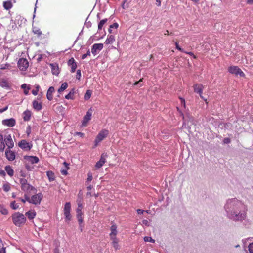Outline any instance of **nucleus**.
Listing matches in <instances>:
<instances>
[{"mask_svg": "<svg viewBox=\"0 0 253 253\" xmlns=\"http://www.w3.org/2000/svg\"><path fill=\"white\" fill-rule=\"evenodd\" d=\"M83 209V205L81 202H79L78 203V208L76 210L77 212V218L78 219V221L79 223H82L83 221V219L82 217V210Z\"/></svg>", "mask_w": 253, "mask_h": 253, "instance_id": "9b49d317", "label": "nucleus"}, {"mask_svg": "<svg viewBox=\"0 0 253 253\" xmlns=\"http://www.w3.org/2000/svg\"><path fill=\"white\" fill-rule=\"evenodd\" d=\"M68 87V84L66 82L63 83L62 84L61 87L58 89V92L61 93L63 92L64 90H65Z\"/></svg>", "mask_w": 253, "mask_h": 253, "instance_id": "c9c22d12", "label": "nucleus"}, {"mask_svg": "<svg viewBox=\"0 0 253 253\" xmlns=\"http://www.w3.org/2000/svg\"><path fill=\"white\" fill-rule=\"evenodd\" d=\"M3 189L5 192H8L10 190V186L8 184H4L3 185Z\"/></svg>", "mask_w": 253, "mask_h": 253, "instance_id": "c03bdc74", "label": "nucleus"}, {"mask_svg": "<svg viewBox=\"0 0 253 253\" xmlns=\"http://www.w3.org/2000/svg\"><path fill=\"white\" fill-rule=\"evenodd\" d=\"M63 164L65 165V168H64V169H61V173L63 175H66L67 174V173H67V170L69 169V167H68L69 164L67 162H64Z\"/></svg>", "mask_w": 253, "mask_h": 253, "instance_id": "c756f323", "label": "nucleus"}, {"mask_svg": "<svg viewBox=\"0 0 253 253\" xmlns=\"http://www.w3.org/2000/svg\"><path fill=\"white\" fill-rule=\"evenodd\" d=\"M0 253H6L5 252V248H2L0 249Z\"/></svg>", "mask_w": 253, "mask_h": 253, "instance_id": "0e129e2a", "label": "nucleus"}, {"mask_svg": "<svg viewBox=\"0 0 253 253\" xmlns=\"http://www.w3.org/2000/svg\"><path fill=\"white\" fill-rule=\"evenodd\" d=\"M28 66L29 63L26 59L20 58L18 61V67L21 71H25Z\"/></svg>", "mask_w": 253, "mask_h": 253, "instance_id": "1a4fd4ad", "label": "nucleus"}, {"mask_svg": "<svg viewBox=\"0 0 253 253\" xmlns=\"http://www.w3.org/2000/svg\"><path fill=\"white\" fill-rule=\"evenodd\" d=\"M144 240L146 242H151V243H154L155 241L154 239H153L151 237H149V236L144 237Z\"/></svg>", "mask_w": 253, "mask_h": 253, "instance_id": "ea45409f", "label": "nucleus"}, {"mask_svg": "<svg viewBox=\"0 0 253 253\" xmlns=\"http://www.w3.org/2000/svg\"><path fill=\"white\" fill-rule=\"evenodd\" d=\"M55 89L53 86L50 87L47 92L46 96L48 100L51 101L53 99L52 93L54 92Z\"/></svg>", "mask_w": 253, "mask_h": 253, "instance_id": "4be33fe9", "label": "nucleus"}, {"mask_svg": "<svg viewBox=\"0 0 253 253\" xmlns=\"http://www.w3.org/2000/svg\"><path fill=\"white\" fill-rule=\"evenodd\" d=\"M143 81V79H141L139 80V81H138V82H136L135 83H134V85H139V86H142V82Z\"/></svg>", "mask_w": 253, "mask_h": 253, "instance_id": "603ef678", "label": "nucleus"}, {"mask_svg": "<svg viewBox=\"0 0 253 253\" xmlns=\"http://www.w3.org/2000/svg\"><path fill=\"white\" fill-rule=\"evenodd\" d=\"M115 41V36L113 35H110L108 36V37L105 41V44H112Z\"/></svg>", "mask_w": 253, "mask_h": 253, "instance_id": "a878e982", "label": "nucleus"}, {"mask_svg": "<svg viewBox=\"0 0 253 253\" xmlns=\"http://www.w3.org/2000/svg\"><path fill=\"white\" fill-rule=\"evenodd\" d=\"M47 176L49 179V181H53L55 180L54 174L51 171H47L46 172Z\"/></svg>", "mask_w": 253, "mask_h": 253, "instance_id": "7c9ffc66", "label": "nucleus"}, {"mask_svg": "<svg viewBox=\"0 0 253 253\" xmlns=\"http://www.w3.org/2000/svg\"><path fill=\"white\" fill-rule=\"evenodd\" d=\"M109 131L106 129H103L101 130L95 138L94 148L96 147L99 143H100L105 137H106Z\"/></svg>", "mask_w": 253, "mask_h": 253, "instance_id": "20e7f679", "label": "nucleus"}, {"mask_svg": "<svg viewBox=\"0 0 253 253\" xmlns=\"http://www.w3.org/2000/svg\"><path fill=\"white\" fill-rule=\"evenodd\" d=\"M90 50L89 49H88L87 52L86 54H83L82 56V59H84L86 58V57L87 56H90Z\"/></svg>", "mask_w": 253, "mask_h": 253, "instance_id": "8fccbe9b", "label": "nucleus"}, {"mask_svg": "<svg viewBox=\"0 0 253 253\" xmlns=\"http://www.w3.org/2000/svg\"><path fill=\"white\" fill-rule=\"evenodd\" d=\"M11 149V148H6L5 150V155L8 160L13 161L15 159V153L12 151Z\"/></svg>", "mask_w": 253, "mask_h": 253, "instance_id": "9d476101", "label": "nucleus"}, {"mask_svg": "<svg viewBox=\"0 0 253 253\" xmlns=\"http://www.w3.org/2000/svg\"><path fill=\"white\" fill-rule=\"evenodd\" d=\"M91 109L89 110L87 112L86 115L84 116L83 121H82V126H86V124L88 122V121L91 119L92 112H91Z\"/></svg>", "mask_w": 253, "mask_h": 253, "instance_id": "dca6fc26", "label": "nucleus"}, {"mask_svg": "<svg viewBox=\"0 0 253 253\" xmlns=\"http://www.w3.org/2000/svg\"><path fill=\"white\" fill-rule=\"evenodd\" d=\"M18 146L22 149L25 151L30 150L33 146L31 143L28 142L25 140H21L18 143Z\"/></svg>", "mask_w": 253, "mask_h": 253, "instance_id": "0eeeda50", "label": "nucleus"}, {"mask_svg": "<svg viewBox=\"0 0 253 253\" xmlns=\"http://www.w3.org/2000/svg\"><path fill=\"white\" fill-rule=\"evenodd\" d=\"M21 189L24 191H30L36 190V189L35 187H34L31 185H30L28 183L21 186Z\"/></svg>", "mask_w": 253, "mask_h": 253, "instance_id": "393cba45", "label": "nucleus"}, {"mask_svg": "<svg viewBox=\"0 0 253 253\" xmlns=\"http://www.w3.org/2000/svg\"><path fill=\"white\" fill-rule=\"evenodd\" d=\"M6 146L3 141V135L0 134V151L3 152Z\"/></svg>", "mask_w": 253, "mask_h": 253, "instance_id": "cd10ccee", "label": "nucleus"}, {"mask_svg": "<svg viewBox=\"0 0 253 253\" xmlns=\"http://www.w3.org/2000/svg\"><path fill=\"white\" fill-rule=\"evenodd\" d=\"M42 198L43 195L42 193H39L33 195L31 198H30L27 195H25V198L27 201H28L30 203L35 205H39Z\"/></svg>", "mask_w": 253, "mask_h": 253, "instance_id": "7ed1b4c3", "label": "nucleus"}, {"mask_svg": "<svg viewBox=\"0 0 253 253\" xmlns=\"http://www.w3.org/2000/svg\"><path fill=\"white\" fill-rule=\"evenodd\" d=\"M32 105L33 108L37 111H39L42 109V103H39L37 100H34L32 102Z\"/></svg>", "mask_w": 253, "mask_h": 253, "instance_id": "b1692460", "label": "nucleus"}, {"mask_svg": "<svg viewBox=\"0 0 253 253\" xmlns=\"http://www.w3.org/2000/svg\"><path fill=\"white\" fill-rule=\"evenodd\" d=\"M10 207L14 210H16L18 208L19 205L15 203V201H13L10 203Z\"/></svg>", "mask_w": 253, "mask_h": 253, "instance_id": "79ce46f5", "label": "nucleus"}, {"mask_svg": "<svg viewBox=\"0 0 253 253\" xmlns=\"http://www.w3.org/2000/svg\"><path fill=\"white\" fill-rule=\"evenodd\" d=\"M25 215L27 217L28 219L32 220L35 217L36 213L34 210H30L26 213Z\"/></svg>", "mask_w": 253, "mask_h": 253, "instance_id": "5701e85b", "label": "nucleus"}, {"mask_svg": "<svg viewBox=\"0 0 253 253\" xmlns=\"http://www.w3.org/2000/svg\"><path fill=\"white\" fill-rule=\"evenodd\" d=\"M117 226L115 224H113L111 226L110 230L111 233L109 234L110 238L116 237L117 234Z\"/></svg>", "mask_w": 253, "mask_h": 253, "instance_id": "412c9836", "label": "nucleus"}, {"mask_svg": "<svg viewBox=\"0 0 253 253\" xmlns=\"http://www.w3.org/2000/svg\"><path fill=\"white\" fill-rule=\"evenodd\" d=\"M175 46H176V48L179 51H181V52H184V50L181 48L178 45V43L177 42H176L175 43Z\"/></svg>", "mask_w": 253, "mask_h": 253, "instance_id": "5fc2aeb1", "label": "nucleus"}, {"mask_svg": "<svg viewBox=\"0 0 253 253\" xmlns=\"http://www.w3.org/2000/svg\"><path fill=\"white\" fill-rule=\"evenodd\" d=\"M92 179V176L91 173H88L87 174V178L86 180V183H88L90 182Z\"/></svg>", "mask_w": 253, "mask_h": 253, "instance_id": "3c124183", "label": "nucleus"}, {"mask_svg": "<svg viewBox=\"0 0 253 253\" xmlns=\"http://www.w3.org/2000/svg\"><path fill=\"white\" fill-rule=\"evenodd\" d=\"M103 48L102 43H95L92 46L91 52L95 55L97 52L101 51Z\"/></svg>", "mask_w": 253, "mask_h": 253, "instance_id": "ddd939ff", "label": "nucleus"}, {"mask_svg": "<svg viewBox=\"0 0 253 253\" xmlns=\"http://www.w3.org/2000/svg\"><path fill=\"white\" fill-rule=\"evenodd\" d=\"M108 21V19L107 18L104 19L103 20H101L98 25V30H101L102 27L105 24V23Z\"/></svg>", "mask_w": 253, "mask_h": 253, "instance_id": "e433bc0d", "label": "nucleus"}, {"mask_svg": "<svg viewBox=\"0 0 253 253\" xmlns=\"http://www.w3.org/2000/svg\"><path fill=\"white\" fill-rule=\"evenodd\" d=\"M119 27V24L117 23H114L112 25H110L109 26V28L108 29V31L110 34H115L116 32V31H113V29H117Z\"/></svg>", "mask_w": 253, "mask_h": 253, "instance_id": "bb28decb", "label": "nucleus"}, {"mask_svg": "<svg viewBox=\"0 0 253 253\" xmlns=\"http://www.w3.org/2000/svg\"><path fill=\"white\" fill-rule=\"evenodd\" d=\"M248 250L250 253H253V242L249 244Z\"/></svg>", "mask_w": 253, "mask_h": 253, "instance_id": "49530a36", "label": "nucleus"}, {"mask_svg": "<svg viewBox=\"0 0 253 253\" xmlns=\"http://www.w3.org/2000/svg\"><path fill=\"white\" fill-rule=\"evenodd\" d=\"M30 132H31L30 127V126H29L28 128L27 129L26 133H27V135H29L30 134Z\"/></svg>", "mask_w": 253, "mask_h": 253, "instance_id": "774afa93", "label": "nucleus"}, {"mask_svg": "<svg viewBox=\"0 0 253 253\" xmlns=\"http://www.w3.org/2000/svg\"><path fill=\"white\" fill-rule=\"evenodd\" d=\"M8 109V106H6L4 108H2V109H0V113H2L5 111H6Z\"/></svg>", "mask_w": 253, "mask_h": 253, "instance_id": "680f3d73", "label": "nucleus"}, {"mask_svg": "<svg viewBox=\"0 0 253 253\" xmlns=\"http://www.w3.org/2000/svg\"><path fill=\"white\" fill-rule=\"evenodd\" d=\"M111 244L115 250H118L120 249V246L119 244V239L117 237L111 238Z\"/></svg>", "mask_w": 253, "mask_h": 253, "instance_id": "6ab92c4d", "label": "nucleus"}, {"mask_svg": "<svg viewBox=\"0 0 253 253\" xmlns=\"http://www.w3.org/2000/svg\"><path fill=\"white\" fill-rule=\"evenodd\" d=\"M137 211L138 214H143L145 212V211L142 209H138Z\"/></svg>", "mask_w": 253, "mask_h": 253, "instance_id": "13d9d810", "label": "nucleus"}, {"mask_svg": "<svg viewBox=\"0 0 253 253\" xmlns=\"http://www.w3.org/2000/svg\"><path fill=\"white\" fill-rule=\"evenodd\" d=\"M71 210V206L70 202H66L64 207V215L65 217L66 221H69L71 220L72 216L70 214Z\"/></svg>", "mask_w": 253, "mask_h": 253, "instance_id": "39448f33", "label": "nucleus"}, {"mask_svg": "<svg viewBox=\"0 0 253 253\" xmlns=\"http://www.w3.org/2000/svg\"><path fill=\"white\" fill-rule=\"evenodd\" d=\"M31 113L29 110H26L23 113V119L25 121H29L31 118Z\"/></svg>", "mask_w": 253, "mask_h": 253, "instance_id": "c85d7f7f", "label": "nucleus"}, {"mask_svg": "<svg viewBox=\"0 0 253 253\" xmlns=\"http://www.w3.org/2000/svg\"><path fill=\"white\" fill-rule=\"evenodd\" d=\"M76 79L80 80L81 78V71L80 70H78L76 73Z\"/></svg>", "mask_w": 253, "mask_h": 253, "instance_id": "09e8293b", "label": "nucleus"}, {"mask_svg": "<svg viewBox=\"0 0 253 253\" xmlns=\"http://www.w3.org/2000/svg\"><path fill=\"white\" fill-rule=\"evenodd\" d=\"M9 67H10V65L8 63L2 64L0 65V69L1 70L8 69Z\"/></svg>", "mask_w": 253, "mask_h": 253, "instance_id": "a19ab883", "label": "nucleus"}, {"mask_svg": "<svg viewBox=\"0 0 253 253\" xmlns=\"http://www.w3.org/2000/svg\"><path fill=\"white\" fill-rule=\"evenodd\" d=\"M40 88V86L37 85L36 86V89H34L32 91V93L34 95H37Z\"/></svg>", "mask_w": 253, "mask_h": 253, "instance_id": "a18cd8bd", "label": "nucleus"}, {"mask_svg": "<svg viewBox=\"0 0 253 253\" xmlns=\"http://www.w3.org/2000/svg\"><path fill=\"white\" fill-rule=\"evenodd\" d=\"M203 89V85L201 84H196L194 86V90L195 93H197L200 95V97L203 99L206 102L207 99H205L202 95Z\"/></svg>", "mask_w": 253, "mask_h": 253, "instance_id": "f8f14e48", "label": "nucleus"}, {"mask_svg": "<svg viewBox=\"0 0 253 253\" xmlns=\"http://www.w3.org/2000/svg\"><path fill=\"white\" fill-rule=\"evenodd\" d=\"M184 53H186V54H187L190 55V56H192L193 57V58H196V56H195V55H194V54H193L192 52H185V51H184Z\"/></svg>", "mask_w": 253, "mask_h": 253, "instance_id": "052dcab7", "label": "nucleus"}, {"mask_svg": "<svg viewBox=\"0 0 253 253\" xmlns=\"http://www.w3.org/2000/svg\"><path fill=\"white\" fill-rule=\"evenodd\" d=\"M225 216L232 222L242 223L248 218V206L236 198L227 199L223 207Z\"/></svg>", "mask_w": 253, "mask_h": 253, "instance_id": "f257e3e1", "label": "nucleus"}, {"mask_svg": "<svg viewBox=\"0 0 253 253\" xmlns=\"http://www.w3.org/2000/svg\"><path fill=\"white\" fill-rule=\"evenodd\" d=\"M0 85L2 86H6L7 83L5 81H2L0 82Z\"/></svg>", "mask_w": 253, "mask_h": 253, "instance_id": "4d7b16f0", "label": "nucleus"}, {"mask_svg": "<svg viewBox=\"0 0 253 253\" xmlns=\"http://www.w3.org/2000/svg\"><path fill=\"white\" fill-rule=\"evenodd\" d=\"M142 222L143 225H145L147 226H149V222L147 220H142Z\"/></svg>", "mask_w": 253, "mask_h": 253, "instance_id": "bf43d9fd", "label": "nucleus"}, {"mask_svg": "<svg viewBox=\"0 0 253 253\" xmlns=\"http://www.w3.org/2000/svg\"><path fill=\"white\" fill-rule=\"evenodd\" d=\"M25 160H27L30 162L32 164H37L39 162V159L37 156H25L24 157Z\"/></svg>", "mask_w": 253, "mask_h": 253, "instance_id": "a211bd4d", "label": "nucleus"}, {"mask_svg": "<svg viewBox=\"0 0 253 253\" xmlns=\"http://www.w3.org/2000/svg\"><path fill=\"white\" fill-rule=\"evenodd\" d=\"M128 0H124V1H123V3H122V7L123 8V9H126V8L128 7V5L126 4V5L125 4V3Z\"/></svg>", "mask_w": 253, "mask_h": 253, "instance_id": "864d4df0", "label": "nucleus"}, {"mask_svg": "<svg viewBox=\"0 0 253 253\" xmlns=\"http://www.w3.org/2000/svg\"><path fill=\"white\" fill-rule=\"evenodd\" d=\"M3 7L6 10L11 9L12 7V4L10 1H6L3 2Z\"/></svg>", "mask_w": 253, "mask_h": 253, "instance_id": "2f4dec72", "label": "nucleus"}, {"mask_svg": "<svg viewBox=\"0 0 253 253\" xmlns=\"http://www.w3.org/2000/svg\"><path fill=\"white\" fill-rule=\"evenodd\" d=\"M181 101V103L182 105H183V106L185 107V100L182 98H179Z\"/></svg>", "mask_w": 253, "mask_h": 253, "instance_id": "e2e57ef3", "label": "nucleus"}, {"mask_svg": "<svg viewBox=\"0 0 253 253\" xmlns=\"http://www.w3.org/2000/svg\"><path fill=\"white\" fill-rule=\"evenodd\" d=\"M5 170L6 171L7 174L10 176H12L14 174V171L9 166H7L5 167Z\"/></svg>", "mask_w": 253, "mask_h": 253, "instance_id": "72a5a7b5", "label": "nucleus"}, {"mask_svg": "<svg viewBox=\"0 0 253 253\" xmlns=\"http://www.w3.org/2000/svg\"><path fill=\"white\" fill-rule=\"evenodd\" d=\"M3 141L7 148H12L14 146V143L10 134H5L3 136Z\"/></svg>", "mask_w": 253, "mask_h": 253, "instance_id": "6e6552de", "label": "nucleus"}, {"mask_svg": "<svg viewBox=\"0 0 253 253\" xmlns=\"http://www.w3.org/2000/svg\"><path fill=\"white\" fill-rule=\"evenodd\" d=\"M75 93V89L73 88L72 89L70 92L65 96V98L66 99H73V96Z\"/></svg>", "mask_w": 253, "mask_h": 253, "instance_id": "4c0bfd02", "label": "nucleus"}, {"mask_svg": "<svg viewBox=\"0 0 253 253\" xmlns=\"http://www.w3.org/2000/svg\"><path fill=\"white\" fill-rule=\"evenodd\" d=\"M15 120L13 118L3 120L2 121V125L7 126L9 127H12L15 125Z\"/></svg>", "mask_w": 253, "mask_h": 253, "instance_id": "f3484780", "label": "nucleus"}, {"mask_svg": "<svg viewBox=\"0 0 253 253\" xmlns=\"http://www.w3.org/2000/svg\"><path fill=\"white\" fill-rule=\"evenodd\" d=\"M20 183L21 186H22L28 183L27 180L25 178H21L20 179Z\"/></svg>", "mask_w": 253, "mask_h": 253, "instance_id": "de8ad7c7", "label": "nucleus"}, {"mask_svg": "<svg viewBox=\"0 0 253 253\" xmlns=\"http://www.w3.org/2000/svg\"><path fill=\"white\" fill-rule=\"evenodd\" d=\"M21 88L24 89V93L25 95H28L29 93V90L30 88L29 86H27L26 84H23L21 85Z\"/></svg>", "mask_w": 253, "mask_h": 253, "instance_id": "473e14b6", "label": "nucleus"}, {"mask_svg": "<svg viewBox=\"0 0 253 253\" xmlns=\"http://www.w3.org/2000/svg\"><path fill=\"white\" fill-rule=\"evenodd\" d=\"M156 4L158 6H160L161 4V1L160 0H156Z\"/></svg>", "mask_w": 253, "mask_h": 253, "instance_id": "69168bd1", "label": "nucleus"}, {"mask_svg": "<svg viewBox=\"0 0 253 253\" xmlns=\"http://www.w3.org/2000/svg\"><path fill=\"white\" fill-rule=\"evenodd\" d=\"M51 72L53 75H58L59 73L58 65L56 63H51L50 64Z\"/></svg>", "mask_w": 253, "mask_h": 253, "instance_id": "aec40b11", "label": "nucleus"}, {"mask_svg": "<svg viewBox=\"0 0 253 253\" xmlns=\"http://www.w3.org/2000/svg\"><path fill=\"white\" fill-rule=\"evenodd\" d=\"M228 71L232 74H234L236 76H240V77H244L245 74L244 72L236 66H231L229 67Z\"/></svg>", "mask_w": 253, "mask_h": 253, "instance_id": "423d86ee", "label": "nucleus"}, {"mask_svg": "<svg viewBox=\"0 0 253 253\" xmlns=\"http://www.w3.org/2000/svg\"><path fill=\"white\" fill-rule=\"evenodd\" d=\"M11 218L13 224L18 227L24 224L26 221V218L25 215L19 212L13 213Z\"/></svg>", "mask_w": 253, "mask_h": 253, "instance_id": "f03ea898", "label": "nucleus"}, {"mask_svg": "<svg viewBox=\"0 0 253 253\" xmlns=\"http://www.w3.org/2000/svg\"><path fill=\"white\" fill-rule=\"evenodd\" d=\"M68 65L71 67V72L74 73L77 68V62L75 61L74 58L72 57L70 58L67 63Z\"/></svg>", "mask_w": 253, "mask_h": 253, "instance_id": "2eb2a0df", "label": "nucleus"}, {"mask_svg": "<svg viewBox=\"0 0 253 253\" xmlns=\"http://www.w3.org/2000/svg\"><path fill=\"white\" fill-rule=\"evenodd\" d=\"M76 134L78 135H79V136H80L81 137H82V136L84 135V133H82V132H76Z\"/></svg>", "mask_w": 253, "mask_h": 253, "instance_id": "338daca9", "label": "nucleus"}, {"mask_svg": "<svg viewBox=\"0 0 253 253\" xmlns=\"http://www.w3.org/2000/svg\"><path fill=\"white\" fill-rule=\"evenodd\" d=\"M107 156V154H105V153H103L101 155V158H100L99 161H98L95 165L96 169H98L100 168L103 165V164L106 162V158Z\"/></svg>", "mask_w": 253, "mask_h": 253, "instance_id": "4468645a", "label": "nucleus"}, {"mask_svg": "<svg viewBox=\"0 0 253 253\" xmlns=\"http://www.w3.org/2000/svg\"><path fill=\"white\" fill-rule=\"evenodd\" d=\"M0 212L3 215H7L8 211L6 208L2 205L0 204Z\"/></svg>", "mask_w": 253, "mask_h": 253, "instance_id": "f704fd0d", "label": "nucleus"}, {"mask_svg": "<svg viewBox=\"0 0 253 253\" xmlns=\"http://www.w3.org/2000/svg\"><path fill=\"white\" fill-rule=\"evenodd\" d=\"M33 32L35 34L38 35V36H40L42 35V31L38 28L33 27Z\"/></svg>", "mask_w": 253, "mask_h": 253, "instance_id": "58836bf2", "label": "nucleus"}, {"mask_svg": "<svg viewBox=\"0 0 253 253\" xmlns=\"http://www.w3.org/2000/svg\"><path fill=\"white\" fill-rule=\"evenodd\" d=\"M224 144H229L231 142V140L229 138H225L223 141Z\"/></svg>", "mask_w": 253, "mask_h": 253, "instance_id": "6e6d98bb", "label": "nucleus"}, {"mask_svg": "<svg viewBox=\"0 0 253 253\" xmlns=\"http://www.w3.org/2000/svg\"><path fill=\"white\" fill-rule=\"evenodd\" d=\"M91 95V91L89 90H87L84 95V99L88 100L90 98Z\"/></svg>", "mask_w": 253, "mask_h": 253, "instance_id": "37998d69", "label": "nucleus"}]
</instances>
